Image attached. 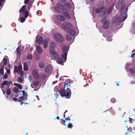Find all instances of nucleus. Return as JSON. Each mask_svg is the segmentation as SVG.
I'll return each mask as SVG.
<instances>
[{
  "mask_svg": "<svg viewBox=\"0 0 135 135\" xmlns=\"http://www.w3.org/2000/svg\"><path fill=\"white\" fill-rule=\"evenodd\" d=\"M57 18L58 20L61 21H64L65 20V18L64 17L60 15H58L57 16Z\"/></svg>",
  "mask_w": 135,
  "mask_h": 135,
  "instance_id": "nucleus-17",
  "label": "nucleus"
},
{
  "mask_svg": "<svg viewBox=\"0 0 135 135\" xmlns=\"http://www.w3.org/2000/svg\"><path fill=\"white\" fill-rule=\"evenodd\" d=\"M45 64L43 62H40L38 64V66L40 68H43L45 66Z\"/></svg>",
  "mask_w": 135,
  "mask_h": 135,
  "instance_id": "nucleus-26",
  "label": "nucleus"
},
{
  "mask_svg": "<svg viewBox=\"0 0 135 135\" xmlns=\"http://www.w3.org/2000/svg\"><path fill=\"white\" fill-rule=\"evenodd\" d=\"M39 58H40V57L38 56H36L35 57L36 60H39Z\"/></svg>",
  "mask_w": 135,
  "mask_h": 135,
  "instance_id": "nucleus-57",
  "label": "nucleus"
},
{
  "mask_svg": "<svg viewBox=\"0 0 135 135\" xmlns=\"http://www.w3.org/2000/svg\"><path fill=\"white\" fill-rule=\"evenodd\" d=\"M2 91H3V94L5 95V93H6V91H4V90H2Z\"/></svg>",
  "mask_w": 135,
  "mask_h": 135,
  "instance_id": "nucleus-61",
  "label": "nucleus"
},
{
  "mask_svg": "<svg viewBox=\"0 0 135 135\" xmlns=\"http://www.w3.org/2000/svg\"><path fill=\"white\" fill-rule=\"evenodd\" d=\"M68 127L69 128H71L73 127V126L71 123H69L68 125Z\"/></svg>",
  "mask_w": 135,
  "mask_h": 135,
  "instance_id": "nucleus-43",
  "label": "nucleus"
},
{
  "mask_svg": "<svg viewBox=\"0 0 135 135\" xmlns=\"http://www.w3.org/2000/svg\"><path fill=\"white\" fill-rule=\"evenodd\" d=\"M23 69L25 71H27L28 69V66L27 63L25 62L23 64Z\"/></svg>",
  "mask_w": 135,
  "mask_h": 135,
  "instance_id": "nucleus-27",
  "label": "nucleus"
},
{
  "mask_svg": "<svg viewBox=\"0 0 135 135\" xmlns=\"http://www.w3.org/2000/svg\"><path fill=\"white\" fill-rule=\"evenodd\" d=\"M61 26L65 30H67L68 29L71 28L73 27V25L71 23L66 22H64L61 25Z\"/></svg>",
  "mask_w": 135,
  "mask_h": 135,
  "instance_id": "nucleus-5",
  "label": "nucleus"
},
{
  "mask_svg": "<svg viewBox=\"0 0 135 135\" xmlns=\"http://www.w3.org/2000/svg\"><path fill=\"white\" fill-rule=\"evenodd\" d=\"M55 37L57 41L59 42H62L64 40L63 37L59 33H55Z\"/></svg>",
  "mask_w": 135,
  "mask_h": 135,
  "instance_id": "nucleus-8",
  "label": "nucleus"
},
{
  "mask_svg": "<svg viewBox=\"0 0 135 135\" xmlns=\"http://www.w3.org/2000/svg\"><path fill=\"white\" fill-rule=\"evenodd\" d=\"M4 66L3 65L1 66V67L0 69V74L2 75H4Z\"/></svg>",
  "mask_w": 135,
  "mask_h": 135,
  "instance_id": "nucleus-28",
  "label": "nucleus"
},
{
  "mask_svg": "<svg viewBox=\"0 0 135 135\" xmlns=\"http://www.w3.org/2000/svg\"><path fill=\"white\" fill-rule=\"evenodd\" d=\"M113 7L114 6H112L109 7L107 12V14H110L111 13L112 11V9L113 8Z\"/></svg>",
  "mask_w": 135,
  "mask_h": 135,
  "instance_id": "nucleus-29",
  "label": "nucleus"
},
{
  "mask_svg": "<svg viewBox=\"0 0 135 135\" xmlns=\"http://www.w3.org/2000/svg\"><path fill=\"white\" fill-rule=\"evenodd\" d=\"M56 119L57 120H59V116H57L56 118Z\"/></svg>",
  "mask_w": 135,
  "mask_h": 135,
  "instance_id": "nucleus-62",
  "label": "nucleus"
},
{
  "mask_svg": "<svg viewBox=\"0 0 135 135\" xmlns=\"http://www.w3.org/2000/svg\"><path fill=\"white\" fill-rule=\"evenodd\" d=\"M2 2L1 1H0V7L1 6Z\"/></svg>",
  "mask_w": 135,
  "mask_h": 135,
  "instance_id": "nucleus-64",
  "label": "nucleus"
},
{
  "mask_svg": "<svg viewBox=\"0 0 135 135\" xmlns=\"http://www.w3.org/2000/svg\"><path fill=\"white\" fill-rule=\"evenodd\" d=\"M23 79L22 76H19L18 78L17 81L19 83H22Z\"/></svg>",
  "mask_w": 135,
  "mask_h": 135,
  "instance_id": "nucleus-38",
  "label": "nucleus"
},
{
  "mask_svg": "<svg viewBox=\"0 0 135 135\" xmlns=\"http://www.w3.org/2000/svg\"><path fill=\"white\" fill-rule=\"evenodd\" d=\"M70 120L71 119L69 117H68L66 118L65 120H64V121L65 122V121H66L67 120Z\"/></svg>",
  "mask_w": 135,
  "mask_h": 135,
  "instance_id": "nucleus-46",
  "label": "nucleus"
},
{
  "mask_svg": "<svg viewBox=\"0 0 135 135\" xmlns=\"http://www.w3.org/2000/svg\"><path fill=\"white\" fill-rule=\"evenodd\" d=\"M106 17L105 16L103 17L101 20V21L103 22V27L105 29H106L109 27L110 21L109 20L105 21Z\"/></svg>",
  "mask_w": 135,
  "mask_h": 135,
  "instance_id": "nucleus-6",
  "label": "nucleus"
},
{
  "mask_svg": "<svg viewBox=\"0 0 135 135\" xmlns=\"http://www.w3.org/2000/svg\"><path fill=\"white\" fill-rule=\"evenodd\" d=\"M127 16V15L126 12H123L118 18L119 22L121 23L123 22L126 19Z\"/></svg>",
  "mask_w": 135,
  "mask_h": 135,
  "instance_id": "nucleus-7",
  "label": "nucleus"
},
{
  "mask_svg": "<svg viewBox=\"0 0 135 135\" xmlns=\"http://www.w3.org/2000/svg\"><path fill=\"white\" fill-rule=\"evenodd\" d=\"M52 67L50 65H47L45 69V72L47 73H51L52 71Z\"/></svg>",
  "mask_w": 135,
  "mask_h": 135,
  "instance_id": "nucleus-13",
  "label": "nucleus"
},
{
  "mask_svg": "<svg viewBox=\"0 0 135 135\" xmlns=\"http://www.w3.org/2000/svg\"><path fill=\"white\" fill-rule=\"evenodd\" d=\"M3 75H4L3 77V79H6L8 78V76L6 73Z\"/></svg>",
  "mask_w": 135,
  "mask_h": 135,
  "instance_id": "nucleus-44",
  "label": "nucleus"
},
{
  "mask_svg": "<svg viewBox=\"0 0 135 135\" xmlns=\"http://www.w3.org/2000/svg\"><path fill=\"white\" fill-rule=\"evenodd\" d=\"M39 89V88L38 89L37 88H34V90L35 91H37Z\"/></svg>",
  "mask_w": 135,
  "mask_h": 135,
  "instance_id": "nucleus-59",
  "label": "nucleus"
},
{
  "mask_svg": "<svg viewBox=\"0 0 135 135\" xmlns=\"http://www.w3.org/2000/svg\"><path fill=\"white\" fill-rule=\"evenodd\" d=\"M22 69V67L21 65H20L18 67L16 66H15L13 72L14 73H17L18 72L20 71Z\"/></svg>",
  "mask_w": 135,
  "mask_h": 135,
  "instance_id": "nucleus-14",
  "label": "nucleus"
},
{
  "mask_svg": "<svg viewBox=\"0 0 135 135\" xmlns=\"http://www.w3.org/2000/svg\"><path fill=\"white\" fill-rule=\"evenodd\" d=\"M56 46L55 43L54 42H51L50 43L49 51L50 53L52 55L53 57L56 58L58 56V54L55 51V47Z\"/></svg>",
  "mask_w": 135,
  "mask_h": 135,
  "instance_id": "nucleus-1",
  "label": "nucleus"
},
{
  "mask_svg": "<svg viewBox=\"0 0 135 135\" xmlns=\"http://www.w3.org/2000/svg\"><path fill=\"white\" fill-rule=\"evenodd\" d=\"M95 12L97 13H100L99 16L100 17H102L106 14L107 9L104 6H103L97 8L95 9Z\"/></svg>",
  "mask_w": 135,
  "mask_h": 135,
  "instance_id": "nucleus-3",
  "label": "nucleus"
},
{
  "mask_svg": "<svg viewBox=\"0 0 135 135\" xmlns=\"http://www.w3.org/2000/svg\"><path fill=\"white\" fill-rule=\"evenodd\" d=\"M63 59L60 57H59L57 59V62L59 64H61L63 63Z\"/></svg>",
  "mask_w": 135,
  "mask_h": 135,
  "instance_id": "nucleus-25",
  "label": "nucleus"
},
{
  "mask_svg": "<svg viewBox=\"0 0 135 135\" xmlns=\"http://www.w3.org/2000/svg\"><path fill=\"white\" fill-rule=\"evenodd\" d=\"M6 94L7 95H10L11 94V91L9 88L7 90Z\"/></svg>",
  "mask_w": 135,
  "mask_h": 135,
  "instance_id": "nucleus-40",
  "label": "nucleus"
},
{
  "mask_svg": "<svg viewBox=\"0 0 135 135\" xmlns=\"http://www.w3.org/2000/svg\"><path fill=\"white\" fill-rule=\"evenodd\" d=\"M26 6L25 5L23 6L19 10L20 13L23 12L24 13L26 9L27 10V9H26Z\"/></svg>",
  "mask_w": 135,
  "mask_h": 135,
  "instance_id": "nucleus-20",
  "label": "nucleus"
},
{
  "mask_svg": "<svg viewBox=\"0 0 135 135\" xmlns=\"http://www.w3.org/2000/svg\"><path fill=\"white\" fill-rule=\"evenodd\" d=\"M57 7L61 10L65 11L67 12L69 11L68 10L66 9L64 5L59 2H58L56 3Z\"/></svg>",
  "mask_w": 135,
  "mask_h": 135,
  "instance_id": "nucleus-10",
  "label": "nucleus"
},
{
  "mask_svg": "<svg viewBox=\"0 0 135 135\" xmlns=\"http://www.w3.org/2000/svg\"><path fill=\"white\" fill-rule=\"evenodd\" d=\"M54 9L55 10V11H56L57 12L61 13V12H60V11L58 9V8L57 7H54Z\"/></svg>",
  "mask_w": 135,
  "mask_h": 135,
  "instance_id": "nucleus-42",
  "label": "nucleus"
},
{
  "mask_svg": "<svg viewBox=\"0 0 135 135\" xmlns=\"http://www.w3.org/2000/svg\"><path fill=\"white\" fill-rule=\"evenodd\" d=\"M59 92L60 95L62 97H65L67 98H69L70 97L71 93L65 89V88L60 89L59 91Z\"/></svg>",
  "mask_w": 135,
  "mask_h": 135,
  "instance_id": "nucleus-2",
  "label": "nucleus"
},
{
  "mask_svg": "<svg viewBox=\"0 0 135 135\" xmlns=\"http://www.w3.org/2000/svg\"><path fill=\"white\" fill-rule=\"evenodd\" d=\"M19 73L20 74V75H22L23 74V71H22L21 70L19 72Z\"/></svg>",
  "mask_w": 135,
  "mask_h": 135,
  "instance_id": "nucleus-55",
  "label": "nucleus"
},
{
  "mask_svg": "<svg viewBox=\"0 0 135 135\" xmlns=\"http://www.w3.org/2000/svg\"><path fill=\"white\" fill-rule=\"evenodd\" d=\"M33 58V56L31 54H28L26 57V58L28 60H31Z\"/></svg>",
  "mask_w": 135,
  "mask_h": 135,
  "instance_id": "nucleus-37",
  "label": "nucleus"
},
{
  "mask_svg": "<svg viewBox=\"0 0 135 135\" xmlns=\"http://www.w3.org/2000/svg\"><path fill=\"white\" fill-rule=\"evenodd\" d=\"M107 40L108 41H111L112 40V39L111 37H107L106 38Z\"/></svg>",
  "mask_w": 135,
  "mask_h": 135,
  "instance_id": "nucleus-45",
  "label": "nucleus"
},
{
  "mask_svg": "<svg viewBox=\"0 0 135 135\" xmlns=\"http://www.w3.org/2000/svg\"><path fill=\"white\" fill-rule=\"evenodd\" d=\"M36 50L38 53H40L42 52V48L39 46H36Z\"/></svg>",
  "mask_w": 135,
  "mask_h": 135,
  "instance_id": "nucleus-21",
  "label": "nucleus"
},
{
  "mask_svg": "<svg viewBox=\"0 0 135 135\" xmlns=\"http://www.w3.org/2000/svg\"><path fill=\"white\" fill-rule=\"evenodd\" d=\"M46 75L45 74H43L41 75V77L42 79H45L46 78Z\"/></svg>",
  "mask_w": 135,
  "mask_h": 135,
  "instance_id": "nucleus-52",
  "label": "nucleus"
},
{
  "mask_svg": "<svg viewBox=\"0 0 135 135\" xmlns=\"http://www.w3.org/2000/svg\"><path fill=\"white\" fill-rule=\"evenodd\" d=\"M18 91V89L16 87L14 88L13 89V92L15 93H17Z\"/></svg>",
  "mask_w": 135,
  "mask_h": 135,
  "instance_id": "nucleus-41",
  "label": "nucleus"
},
{
  "mask_svg": "<svg viewBox=\"0 0 135 135\" xmlns=\"http://www.w3.org/2000/svg\"><path fill=\"white\" fill-rule=\"evenodd\" d=\"M40 83V82L39 81L37 80L33 82V84H31V86L32 88H35V87L34 86H37Z\"/></svg>",
  "mask_w": 135,
  "mask_h": 135,
  "instance_id": "nucleus-18",
  "label": "nucleus"
},
{
  "mask_svg": "<svg viewBox=\"0 0 135 135\" xmlns=\"http://www.w3.org/2000/svg\"><path fill=\"white\" fill-rule=\"evenodd\" d=\"M43 39L42 37H40L37 40V37H36V43H37L39 45L41 44L42 43Z\"/></svg>",
  "mask_w": 135,
  "mask_h": 135,
  "instance_id": "nucleus-16",
  "label": "nucleus"
},
{
  "mask_svg": "<svg viewBox=\"0 0 135 135\" xmlns=\"http://www.w3.org/2000/svg\"><path fill=\"white\" fill-rule=\"evenodd\" d=\"M129 121L130 122H132L134 120H133V119L132 120V118H131L130 117H129Z\"/></svg>",
  "mask_w": 135,
  "mask_h": 135,
  "instance_id": "nucleus-53",
  "label": "nucleus"
},
{
  "mask_svg": "<svg viewBox=\"0 0 135 135\" xmlns=\"http://www.w3.org/2000/svg\"><path fill=\"white\" fill-rule=\"evenodd\" d=\"M68 32L72 36H74L76 33L75 31L73 29L68 30Z\"/></svg>",
  "mask_w": 135,
  "mask_h": 135,
  "instance_id": "nucleus-24",
  "label": "nucleus"
},
{
  "mask_svg": "<svg viewBox=\"0 0 135 135\" xmlns=\"http://www.w3.org/2000/svg\"><path fill=\"white\" fill-rule=\"evenodd\" d=\"M20 92H22L23 96L19 97L18 98L19 99H21L22 100H26L27 99V97L28 96L27 92L25 90H20Z\"/></svg>",
  "mask_w": 135,
  "mask_h": 135,
  "instance_id": "nucleus-9",
  "label": "nucleus"
},
{
  "mask_svg": "<svg viewBox=\"0 0 135 135\" xmlns=\"http://www.w3.org/2000/svg\"><path fill=\"white\" fill-rule=\"evenodd\" d=\"M25 15L24 17H22L20 19V21L21 22H24L25 20V19L29 15L28 11L26 9L25 11L23 13V15Z\"/></svg>",
  "mask_w": 135,
  "mask_h": 135,
  "instance_id": "nucleus-11",
  "label": "nucleus"
},
{
  "mask_svg": "<svg viewBox=\"0 0 135 135\" xmlns=\"http://www.w3.org/2000/svg\"><path fill=\"white\" fill-rule=\"evenodd\" d=\"M132 25L133 26H135V21L133 22Z\"/></svg>",
  "mask_w": 135,
  "mask_h": 135,
  "instance_id": "nucleus-60",
  "label": "nucleus"
},
{
  "mask_svg": "<svg viewBox=\"0 0 135 135\" xmlns=\"http://www.w3.org/2000/svg\"><path fill=\"white\" fill-rule=\"evenodd\" d=\"M130 73H135V68L133 67L130 68L129 70Z\"/></svg>",
  "mask_w": 135,
  "mask_h": 135,
  "instance_id": "nucleus-33",
  "label": "nucleus"
},
{
  "mask_svg": "<svg viewBox=\"0 0 135 135\" xmlns=\"http://www.w3.org/2000/svg\"><path fill=\"white\" fill-rule=\"evenodd\" d=\"M67 52H65V53H64V54H62L61 55V56L63 58V59H65L66 60L67 59Z\"/></svg>",
  "mask_w": 135,
  "mask_h": 135,
  "instance_id": "nucleus-35",
  "label": "nucleus"
},
{
  "mask_svg": "<svg viewBox=\"0 0 135 135\" xmlns=\"http://www.w3.org/2000/svg\"><path fill=\"white\" fill-rule=\"evenodd\" d=\"M8 83V81L4 80L3 82L1 85V86L2 88H3L4 87V85H7Z\"/></svg>",
  "mask_w": 135,
  "mask_h": 135,
  "instance_id": "nucleus-30",
  "label": "nucleus"
},
{
  "mask_svg": "<svg viewBox=\"0 0 135 135\" xmlns=\"http://www.w3.org/2000/svg\"><path fill=\"white\" fill-rule=\"evenodd\" d=\"M12 100L13 101L16 102L17 101V100H18V99L15 98H12Z\"/></svg>",
  "mask_w": 135,
  "mask_h": 135,
  "instance_id": "nucleus-51",
  "label": "nucleus"
},
{
  "mask_svg": "<svg viewBox=\"0 0 135 135\" xmlns=\"http://www.w3.org/2000/svg\"><path fill=\"white\" fill-rule=\"evenodd\" d=\"M33 50V48H31L30 50V51L31 52Z\"/></svg>",
  "mask_w": 135,
  "mask_h": 135,
  "instance_id": "nucleus-63",
  "label": "nucleus"
},
{
  "mask_svg": "<svg viewBox=\"0 0 135 135\" xmlns=\"http://www.w3.org/2000/svg\"><path fill=\"white\" fill-rule=\"evenodd\" d=\"M18 99V100H17V101L18 102H20L21 101H22V100L24 101H26L25 100H22L21 99Z\"/></svg>",
  "mask_w": 135,
  "mask_h": 135,
  "instance_id": "nucleus-56",
  "label": "nucleus"
},
{
  "mask_svg": "<svg viewBox=\"0 0 135 135\" xmlns=\"http://www.w3.org/2000/svg\"><path fill=\"white\" fill-rule=\"evenodd\" d=\"M34 78L35 80H38L39 78V75L36 70L35 69L33 70L32 73Z\"/></svg>",
  "mask_w": 135,
  "mask_h": 135,
  "instance_id": "nucleus-12",
  "label": "nucleus"
},
{
  "mask_svg": "<svg viewBox=\"0 0 135 135\" xmlns=\"http://www.w3.org/2000/svg\"><path fill=\"white\" fill-rule=\"evenodd\" d=\"M128 131L129 132H131L132 131V129L131 127H130L127 129Z\"/></svg>",
  "mask_w": 135,
  "mask_h": 135,
  "instance_id": "nucleus-47",
  "label": "nucleus"
},
{
  "mask_svg": "<svg viewBox=\"0 0 135 135\" xmlns=\"http://www.w3.org/2000/svg\"><path fill=\"white\" fill-rule=\"evenodd\" d=\"M66 87L67 88H66V90L68 91L71 93V90L70 88H71L70 85L68 84L67 83H65V88Z\"/></svg>",
  "mask_w": 135,
  "mask_h": 135,
  "instance_id": "nucleus-19",
  "label": "nucleus"
},
{
  "mask_svg": "<svg viewBox=\"0 0 135 135\" xmlns=\"http://www.w3.org/2000/svg\"><path fill=\"white\" fill-rule=\"evenodd\" d=\"M12 83L11 81H9L8 82V83L7 84V85L8 86H10L11 84H12Z\"/></svg>",
  "mask_w": 135,
  "mask_h": 135,
  "instance_id": "nucleus-48",
  "label": "nucleus"
},
{
  "mask_svg": "<svg viewBox=\"0 0 135 135\" xmlns=\"http://www.w3.org/2000/svg\"><path fill=\"white\" fill-rule=\"evenodd\" d=\"M14 85L20 89H21L22 88V86L20 84L14 83Z\"/></svg>",
  "mask_w": 135,
  "mask_h": 135,
  "instance_id": "nucleus-32",
  "label": "nucleus"
},
{
  "mask_svg": "<svg viewBox=\"0 0 135 135\" xmlns=\"http://www.w3.org/2000/svg\"><path fill=\"white\" fill-rule=\"evenodd\" d=\"M21 92H20L19 91V94H18L17 97H19V96L21 97V96H22V94H21Z\"/></svg>",
  "mask_w": 135,
  "mask_h": 135,
  "instance_id": "nucleus-58",
  "label": "nucleus"
},
{
  "mask_svg": "<svg viewBox=\"0 0 135 135\" xmlns=\"http://www.w3.org/2000/svg\"><path fill=\"white\" fill-rule=\"evenodd\" d=\"M7 57H8L7 56H5L4 58H3L2 62H3V65L4 66L6 65L7 63Z\"/></svg>",
  "mask_w": 135,
  "mask_h": 135,
  "instance_id": "nucleus-23",
  "label": "nucleus"
},
{
  "mask_svg": "<svg viewBox=\"0 0 135 135\" xmlns=\"http://www.w3.org/2000/svg\"><path fill=\"white\" fill-rule=\"evenodd\" d=\"M62 51L64 53H68L67 47L66 46L64 47L62 49Z\"/></svg>",
  "mask_w": 135,
  "mask_h": 135,
  "instance_id": "nucleus-39",
  "label": "nucleus"
},
{
  "mask_svg": "<svg viewBox=\"0 0 135 135\" xmlns=\"http://www.w3.org/2000/svg\"><path fill=\"white\" fill-rule=\"evenodd\" d=\"M125 0H120L116 5V8L117 9H122L124 6Z\"/></svg>",
  "mask_w": 135,
  "mask_h": 135,
  "instance_id": "nucleus-4",
  "label": "nucleus"
},
{
  "mask_svg": "<svg viewBox=\"0 0 135 135\" xmlns=\"http://www.w3.org/2000/svg\"><path fill=\"white\" fill-rule=\"evenodd\" d=\"M59 2L63 3L66 2V0H57Z\"/></svg>",
  "mask_w": 135,
  "mask_h": 135,
  "instance_id": "nucleus-50",
  "label": "nucleus"
},
{
  "mask_svg": "<svg viewBox=\"0 0 135 135\" xmlns=\"http://www.w3.org/2000/svg\"><path fill=\"white\" fill-rule=\"evenodd\" d=\"M30 0H25L24 2V3L25 4H27L29 2Z\"/></svg>",
  "mask_w": 135,
  "mask_h": 135,
  "instance_id": "nucleus-49",
  "label": "nucleus"
},
{
  "mask_svg": "<svg viewBox=\"0 0 135 135\" xmlns=\"http://www.w3.org/2000/svg\"><path fill=\"white\" fill-rule=\"evenodd\" d=\"M32 4H33V3L32 2H29V3L28 5V6H27V8L28 10H30L31 7L32 6Z\"/></svg>",
  "mask_w": 135,
  "mask_h": 135,
  "instance_id": "nucleus-34",
  "label": "nucleus"
},
{
  "mask_svg": "<svg viewBox=\"0 0 135 135\" xmlns=\"http://www.w3.org/2000/svg\"><path fill=\"white\" fill-rule=\"evenodd\" d=\"M61 13L65 16V17L69 19H70L71 17L69 15L67 12L62 11L61 12Z\"/></svg>",
  "mask_w": 135,
  "mask_h": 135,
  "instance_id": "nucleus-15",
  "label": "nucleus"
},
{
  "mask_svg": "<svg viewBox=\"0 0 135 135\" xmlns=\"http://www.w3.org/2000/svg\"><path fill=\"white\" fill-rule=\"evenodd\" d=\"M7 72L8 74H10V71L9 69L7 70Z\"/></svg>",
  "mask_w": 135,
  "mask_h": 135,
  "instance_id": "nucleus-54",
  "label": "nucleus"
},
{
  "mask_svg": "<svg viewBox=\"0 0 135 135\" xmlns=\"http://www.w3.org/2000/svg\"><path fill=\"white\" fill-rule=\"evenodd\" d=\"M48 41L47 40L44 39L43 41V47L45 48H46L48 46Z\"/></svg>",
  "mask_w": 135,
  "mask_h": 135,
  "instance_id": "nucleus-22",
  "label": "nucleus"
},
{
  "mask_svg": "<svg viewBox=\"0 0 135 135\" xmlns=\"http://www.w3.org/2000/svg\"><path fill=\"white\" fill-rule=\"evenodd\" d=\"M64 5L69 9H70L71 8V6L69 3L66 2L64 4Z\"/></svg>",
  "mask_w": 135,
  "mask_h": 135,
  "instance_id": "nucleus-36",
  "label": "nucleus"
},
{
  "mask_svg": "<svg viewBox=\"0 0 135 135\" xmlns=\"http://www.w3.org/2000/svg\"><path fill=\"white\" fill-rule=\"evenodd\" d=\"M66 39L68 41H70L72 40V37L70 35L66 34L65 36Z\"/></svg>",
  "mask_w": 135,
  "mask_h": 135,
  "instance_id": "nucleus-31",
  "label": "nucleus"
}]
</instances>
